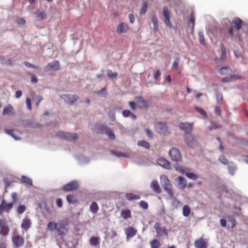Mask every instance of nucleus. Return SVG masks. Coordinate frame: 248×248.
Instances as JSON below:
<instances>
[{"mask_svg": "<svg viewBox=\"0 0 248 248\" xmlns=\"http://www.w3.org/2000/svg\"><path fill=\"white\" fill-rule=\"evenodd\" d=\"M160 183L162 187L169 195H172V185L170 183V181L167 176L165 175H161L160 177Z\"/></svg>", "mask_w": 248, "mask_h": 248, "instance_id": "nucleus-1", "label": "nucleus"}, {"mask_svg": "<svg viewBox=\"0 0 248 248\" xmlns=\"http://www.w3.org/2000/svg\"><path fill=\"white\" fill-rule=\"evenodd\" d=\"M155 129L158 134L163 135H168L170 132L165 122H158L155 124Z\"/></svg>", "mask_w": 248, "mask_h": 248, "instance_id": "nucleus-2", "label": "nucleus"}, {"mask_svg": "<svg viewBox=\"0 0 248 248\" xmlns=\"http://www.w3.org/2000/svg\"><path fill=\"white\" fill-rule=\"evenodd\" d=\"M169 155L171 160L175 162H180L181 160V154L177 148L171 149L169 151Z\"/></svg>", "mask_w": 248, "mask_h": 248, "instance_id": "nucleus-3", "label": "nucleus"}, {"mask_svg": "<svg viewBox=\"0 0 248 248\" xmlns=\"http://www.w3.org/2000/svg\"><path fill=\"white\" fill-rule=\"evenodd\" d=\"M57 136L69 141H75L78 139V136L76 133L71 134L64 131H59L57 133Z\"/></svg>", "mask_w": 248, "mask_h": 248, "instance_id": "nucleus-4", "label": "nucleus"}, {"mask_svg": "<svg viewBox=\"0 0 248 248\" xmlns=\"http://www.w3.org/2000/svg\"><path fill=\"white\" fill-rule=\"evenodd\" d=\"M61 98L69 105H73L78 99V96L74 94H63L61 96Z\"/></svg>", "mask_w": 248, "mask_h": 248, "instance_id": "nucleus-5", "label": "nucleus"}, {"mask_svg": "<svg viewBox=\"0 0 248 248\" xmlns=\"http://www.w3.org/2000/svg\"><path fill=\"white\" fill-rule=\"evenodd\" d=\"M157 236L167 235L168 231L164 227H161L160 223L156 222L154 224Z\"/></svg>", "mask_w": 248, "mask_h": 248, "instance_id": "nucleus-6", "label": "nucleus"}, {"mask_svg": "<svg viewBox=\"0 0 248 248\" xmlns=\"http://www.w3.org/2000/svg\"><path fill=\"white\" fill-rule=\"evenodd\" d=\"M56 230L59 235L62 238L67 232L68 229L65 227V225L61 222H58Z\"/></svg>", "mask_w": 248, "mask_h": 248, "instance_id": "nucleus-7", "label": "nucleus"}, {"mask_svg": "<svg viewBox=\"0 0 248 248\" xmlns=\"http://www.w3.org/2000/svg\"><path fill=\"white\" fill-rule=\"evenodd\" d=\"M170 12L167 6L163 8V16L164 18V22L167 26L171 27V23L170 20Z\"/></svg>", "mask_w": 248, "mask_h": 248, "instance_id": "nucleus-8", "label": "nucleus"}, {"mask_svg": "<svg viewBox=\"0 0 248 248\" xmlns=\"http://www.w3.org/2000/svg\"><path fill=\"white\" fill-rule=\"evenodd\" d=\"M31 225V220L28 217H26L22 220L21 228L23 231H28Z\"/></svg>", "mask_w": 248, "mask_h": 248, "instance_id": "nucleus-9", "label": "nucleus"}, {"mask_svg": "<svg viewBox=\"0 0 248 248\" xmlns=\"http://www.w3.org/2000/svg\"><path fill=\"white\" fill-rule=\"evenodd\" d=\"M78 182L77 181H73L63 186V189L65 191H69L71 190H76L78 189Z\"/></svg>", "mask_w": 248, "mask_h": 248, "instance_id": "nucleus-10", "label": "nucleus"}, {"mask_svg": "<svg viewBox=\"0 0 248 248\" xmlns=\"http://www.w3.org/2000/svg\"><path fill=\"white\" fill-rule=\"evenodd\" d=\"M185 142L189 147L193 148L198 145V142L191 135H187L185 137Z\"/></svg>", "mask_w": 248, "mask_h": 248, "instance_id": "nucleus-11", "label": "nucleus"}, {"mask_svg": "<svg viewBox=\"0 0 248 248\" xmlns=\"http://www.w3.org/2000/svg\"><path fill=\"white\" fill-rule=\"evenodd\" d=\"M175 180L178 188L184 189L186 187V181L184 177L179 176L175 178Z\"/></svg>", "mask_w": 248, "mask_h": 248, "instance_id": "nucleus-12", "label": "nucleus"}, {"mask_svg": "<svg viewBox=\"0 0 248 248\" xmlns=\"http://www.w3.org/2000/svg\"><path fill=\"white\" fill-rule=\"evenodd\" d=\"M232 24H234L236 27L237 32L235 34L236 36L239 37L238 31L242 27V20L239 17H235L232 21Z\"/></svg>", "mask_w": 248, "mask_h": 248, "instance_id": "nucleus-13", "label": "nucleus"}, {"mask_svg": "<svg viewBox=\"0 0 248 248\" xmlns=\"http://www.w3.org/2000/svg\"><path fill=\"white\" fill-rule=\"evenodd\" d=\"M15 113V109L11 104L5 106L2 111L3 115H13Z\"/></svg>", "mask_w": 248, "mask_h": 248, "instance_id": "nucleus-14", "label": "nucleus"}, {"mask_svg": "<svg viewBox=\"0 0 248 248\" xmlns=\"http://www.w3.org/2000/svg\"><path fill=\"white\" fill-rule=\"evenodd\" d=\"M157 163L158 165L166 169L170 170L171 168L170 163L165 158H160L157 159Z\"/></svg>", "mask_w": 248, "mask_h": 248, "instance_id": "nucleus-15", "label": "nucleus"}, {"mask_svg": "<svg viewBox=\"0 0 248 248\" xmlns=\"http://www.w3.org/2000/svg\"><path fill=\"white\" fill-rule=\"evenodd\" d=\"M222 23L223 25H225L226 27L228 26H229V33L230 36H233L234 35V31H233V27H232V26H230V24H232V22L230 21V20L227 18H225L223 19L222 21Z\"/></svg>", "mask_w": 248, "mask_h": 248, "instance_id": "nucleus-16", "label": "nucleus"}, {"mask_svg": "<svg viewBox=\"0 0 248 248\" xmlns=\"http://www.w3.org/2000/svg\"><path fill=\"white\" fill-rule=\"evenodd\" d=\"M60 64L58 61H55L49 63L46 66L47 70L50 71H57L59 69Z\"/></svg>", "mask_w": 248, "mask_h": 248, "instance_id": "nucleus-17", "label": "nucleus"}, {"mask_svg": "<svg viewBox=\"0 0 248 248\" xmlns=\"http://www.w3.org/2000/svg\"><path fill=\"white\" fill-rule=\"evenodd\" d=\"M13 242L14 245L16 247H19L21 246L24 243V239L21 236L17 235L15 236L12 238Z\"/></svg>", "mask_w": 248, "mask_h": 248, "instance_id": "nucleus-18", "label": "nucleus"}, {"mask_svg": "<svg viewBox=\"0 0 248 248\" xmlns=\"http://www.w3.org/2000/svg\"><path fill=\"white\" fill-rule=\"evenodd\" d=\"M150 187L153 191L156 193L159 194L161 192L160 186L157 181L156 180H153L151 182L150 184Z\"/></svg>", "mask_w": 248, "mask_h": 248, "instance_id": "nucleus-19", "label": "nucleus"}, {"mask_svg": "<svg viewBox=\"0 0 248 248\" xmlns=\"http://www.w3.org/2000/svg\"><path fill=\"white\" fill-rule=\"evenodd\" d=\"M193 123H182L180 126V128L183 129L186 133H190L192 129Z\"/></svg>", "mask_w": 248, "mask_h": 248, "instance_id": "nucleus-20", "label": "nucleus"}, {"mask_svg": "<svg viewBox=\"0 0 248 248\" xmlns=\"http://www.w3.org/2000/svg\"><path fill=\"white\" fill-rule=\"evenodd\" d=\"M112 155H115L117 157H129V154L127 152H121L119 151H113L111 154Z\"/></svg>", "mask_w": 248, "mask_h": 248, "instance_id": "nucleus-21", "label": "nucleus"}, {"mask_svg": "<svg viewBox=\"0 0 248 248\" xmlns=\"http://www.w3.org/2000/svg\"><path fill=\"white\" fill-rule=\"evenodd\" d=\"M205 241L201 238L195 241V246L196 248H204L206 247Z\"/></svg>", "mask_w": 248, "mask_h": 248, "instance_id": "nucleus-22", "label": "nucleus"}, {"mask_svg": "<svg viewBox=\"0 0 248 248\" xmlns=\"http://www.w3.org/2000/svg\"><path fill=\"white\" fill-rule=\"evenodd\" d=\"M31 96L33 101L36 103V105L38 106L41 101L43 100V97L41 95H36L34 93H31Z\"/></svg>", "mask_w": 248, "mask_h": 248, "instance_id": "nucleus-23", "label": "nucleus"}, {"mask_svg": "<svg viewBox=\"0 0 248 248\" xmlns=\"http://www.w3.org/2000/svg\"><path fill=\"white\" fill-rule=\"evenodd\" d=\"M128 30V26L124 23H120L117 27V31L119 33L125 32Z\"/></svg>", "mask_w": 248, "mask_h": 248, "instance_id": "nucleus-24", "label": "nucleus"}, {"mask_svg": "<svg viewBox=\"0 0 248 248\" xmlns=\"http://www.w3.org/2000/svg\"><path fill=\"white\" fill-rule=\"evenodd\" d=\"M125 198L128 201H132L140 199V196L132 193H127L125 194Z\"/></svg>", "mask_w": 248, "mask_h": 248, "instance_id": "nucleus-25", "label": "nucleus"}, {"mask_svg": "<svg viewBox=\"0 0 248 248\" xmlns=\"http://www.w3.org/2000/svg\"><path fill=\"white\" fill-rule=\"evenodd\" d=\"M125 233L128 237H132L137 233V230L133 227H129L125 231Z\"/></svg>", "mask_w": 248, "mask_h": 248, "instance_id": "nucleus-26", "label": "nucleus"}, {"mask_svg": "<svg viewBox=\"0 0 248 248\" xmlns=\"http://www.w3.org/2000/svg\"><path fill=\"white\" fill-rule=\"evenodd\" d=\"M98 209L99 207L97 203L95 202H92L90 206L91 212L93 214H95L98 212Z\"/></svg>", "mask_w": 248, "mask_h": 248, "instance_id": "nucleus-27", "label": "nucleus"}, {"mask_svg": "<svg viewBox=\"0 0 248 248\" xmlns=\"http://www.w3.org/2000/svg\"><path fill=\"white\" fill-rule=\"evenodd\" d=\"M175 169L177 171L180 172V173L186 174V171L188 170L189 168L183 167L179 165H176L175 166Z\"/></svg>", "mask_w": 248, "mask_h": 248, "instance_id": "nucleus-28", "label": "nucleus"}, {"mask_svg": "<svg viewBox=\"0 0 248 248\" xmlns=\"http://www.w3.org/2000/svg\"><path fill=\"white\" fill-rule=\"evenodd\" d=\"M191 212V209L187 205H185L183 207V215L185 217H188Z\"/></svg>", "mask_w": 248, "mask_h": 248, "instance_id": "nucleus-29", "label": "nucleus"}, {"mask_svg": "<svg viewBox=\"0 0 248 248\" xmlns=\"http://www.w3.org/2000/svg\"><path fill=\"white\" fill-rule=\"evenodd\" d=\"M121 216L124 219H127L131 217V212L129 209H125L122 211Z\"/></svg>", "mask_w": 248, "mask_h": 248, "instance_id": "nucleus-30", "label": "nucleus"}, {"mask_svg": "<svg viewBox=\"0 0 248 248\" xmlns=\"http://www.w3.org/2000/svg\"><path fill=\"white\" fill-rule=\"evenodd\" d=\"M77 159L81 163H88L90 162V159L82 155H79L77 157Z\"/></svg>", "mask_w": 248, "mask_h": 248, "instance_id": "nucleus-31", "label": "nucleus"}, {"mask_svg": "<svg viewBox=\"0 0 248 248\" xmlns=\"http://www.w3.org/2000/svg\"><path fill=\"white\" fill-rule=\"evenodd\" d=\"M57 225V223L56 222L51 221L47 224V229L50 232H53V231L56 230Z\"/></svg>", "mask_w": 248, "mask_h": 248, "instance_id": "nucleus-32", "label": "nucleus"}, {"mask_svg": "<svg viewBox=\"0 0 248 248\" xmlns=\"http://www.w3.org/2000/svg\"><path fill=\"white\" fill-rule=\"evenodd\" d=\"M232 71L230 67H223L220 69V73L221 75H225L230 74Z\"/></svg>", "mask_w": 248, "mask_h": 248, "instance_id": "nucleus-33", "label": "nucleus"}, {"mask_svg": "<svg viewBox=\"0 0 248 248\" xmlns=\"http://www.w3.org/2000/svg\"><path fill=\"white\" fill-rule=\"evenodd\" d=\"M99 238L95 236L92 237L90 240V244L93 246H96L99 243Z\"/></svg>", "mask_w": 248, "mask_h": 248, "instance_id": "nucleus-34", "label": "nucleus"}, {"mask_svg": "<svg viewBox=\"0 0 248 248\" xmlns=\"http://www.w3.org/2000/svg\"><path fill=\"white\" fill-rule=\"evenodd\" d=\"M186 175L189 179L192 180H196L198 176L193 172H190V169H188V170H187L186 173Z\"/></svg>", "mask_w": 248, "mask_h": 248, "instance_id": "nucleus-35", "label": "nucleus"}, {"mask_svg": "<svg viewBox=\"0 0 248 248\" xmlns=\"http://www.w3.org/2000/svg\"><path fill=\"white\" fill-rule=\"evenodd\" d=\"M26 209V207L24 205L20 204L16 208V211L18 214H22Z\"/></svg>", "mask_w": 248, "mask_h": 248, "instance_id": "nucleus-36", "label": "nucleus"}, {"mask_svg": "<svg viewBox=\"0 0 248 248\" xmlns=\"http://www.w3.org/2000/svg\"><path fill=\"white\" fill-rule=\"evenodd\" d=\"M139 146L144 147L145 149H149L150 145L148 142L145 140H140L138 142Z\"/></svg>", "mask_w": 248, "mask_h": 248, "instance_id": "nucleus-37", "label": "nucleus"}, {"mask_svg": "<svg viewBox=\"0 0 248 248\" xmlns=\"http://www.w3.org/2000/svg\"><path fill=\"white\" fill-rule=\"evenodd\" d=\"M4 131L6 134L13 137L16 140H18L21 139L20 138L15 135L14 131L12 130L5 129Z\"/></svg>", "mask_w": 248, "mask_h": 248, "instance_id": "nucleus-38", "label": "nucleus"}, {"mask_svg": "<svg viewBox=\"0 0 248 248\" xmlns=\"http://www.w3.org/2000/svg\"><path fill=\"white\" fill-rule=\"evenodd\" d=\"M151 21L154 24V30H156L158 28V21L155 16H153L151 17Z\"/></svg>", "mask_w": 248, "mask_h": 248, "instance_id": "nucleus-39", "label": "nucleus"}, {"mask_svg": "<svg viewBox=\"0 0 248 248\" xmlns=\"http://www.w3.org/2000/svg\"><path fill=\"white\" fill-rule=\"evenodd\" d=\"M21 181H22V182L28 185H32V184L31 179L28 177L27 176L24 175L21 176Z\"/></svg>", "mask_w": 248, "mask_h": 248, "instance_id": "nucleus-40", "label": "nucleus"}, {"mask_svg": "<svg viewBox=\"0 0 248 248\" xmlns=\"http://www.w3.org/2000/svg\"><path fill=\"white\" fill-rule=\"evenodd\" d=\"M150 245L152 248H158L160 246V242L157 239H154L150 242Z\"/></svg>", "mask_w": 248, "mask_h": 248, "instance_id": "nucleus-41", "label": "nucleus"}, {"mask_svg": "<svg viewBox=\"0 0 248 248\" xmlns=\"http://www.w3.org/2000/svg\"><path fill=\"white\" fill-rule=\"evenodd\" d=\"M198 36L201 44L204 45L205 44V39L203 31H199L198 32Z\"/></svg>", "mask_w": 248, "mask_h": 248, "instance_id": "nucleus-42", "label": "nucleus"}, {"mask_svg": "<svg viewBox=\"0 0 248 248\" xmlns=\"http://www.w3.org/2000/svg\"><path fill=\"white\" fill-rule=\"evenodd\" d=\"M236 169V167L234 165H229L228 166L229 172L232 175H233L234 174Z\"/></svg>", "mask_w": 248, "mask_h": 248, "instance_id": "nucleus-43", "label": "nucleus"}, {"mask_svg": "<svg viewBox=\"0 0 248 248\" xmlns=\"http://www.w3.org/2000/svg\"><path fill=\"white\" fill-rule=\"evenodd\" d=\"M110 129V128L107 126H102L100 128V130L102 134L107 135L108 133V131H109Z\"/></svg>", "mask_w": 248, "mask_h": 248, "instance_id": "nucleus-44", "label": "nucleus"}, {"mask_svg": "<svg viewBox=\"0 0 248 248\" xmlns=\"http://www.w3.org/2000/svg\"><path fill=\"white\" fill-rule=\"evenodd\" d=\"M6 207L7 203L5 202V200H3L0 205V214H1L3 212V211Z\"/></svg>", "mask_w": 248, "mask_h": 248, "instance_id": "nucleus-45", "label": "nucleus"}, {"mask_svg": "<svg viewBox=\"0 0 248 248\" xmlns=\"http://www.w3.org/2000/svg\"><path fill=\"white\" fill-rule=\"evenodd\" d=\"M1 230L0 231V234L3 235H6L9 232V229L7 227H4L3 228H1Z\"/></svg>", "mask_w": 248, "mask_h": 248, "instance_id": "nucleus-46", "label": "nucleus"}, {"mask_svg": "<svg viewBox=\"0 0 248 248\" xmlns=\"http://www.w3.org/2000/svg\"><path fill=\"white\" fill-rule=\"evenodd\" d=\"M147 7H148L147 3V2L144 3L142 6L141 9V11L140 12V15H144L145 14V13H146L147 10Z\"/></svg>", "mask_w": 248, "mask_h": 248, "instance_id": "nucleus-47", "label": "nucleus"}, {"mask_svg": "<svg viewBox=\"0 0 248 248\" xmlns=\"http://www.w3.org/2000/svg\"><path fill=\"white\" fill-rule=\"evenodd\" d=\"M108 76L111 78H115L118 76V73L116 72H112V71L109 70L108 73Z\"/></svg>", "mask_w": 248, "mask_h": 248, "instance_id": "nucleus-48", "label": "nucleus"}, {"mask_svg": "<svg viewBox=\"0 0 248 248\" xmlns=\"http://www.w3.org/2000/svg\"><path fill=\"white\" fill-rule=\"evenodd\" d=\"M219 160L221 163L223 164H227L228 163V160L226 159L225 156L223 155H222L219 156Z\"/></svg>", "mask_w": 248, "mask_h": 248, "instance_id": "nucleus-49", "label": "nucleus"}, {"mask_svg": "<svg viewBox=\"0 0 248 248\" xmlns=\"http://www.w3.org/2000/svg\"><path fill=\"white\" fill-rule=\"evenodd\" d=\"M67 202L70 203H74V196L72 195H68L66 197Z\"/></svg>", "mask_w": 248, "mask_h": 248, "instance_id": "nucleus-50", "label": "nucleus"}, {"mask_svg": "<svg viewBox=\"0 0 248 248\" xmlns=\"http://www.w3.org/2000/svg\"><path fill=\"white\" fill-rule=\"evenodd\" d=\"M233 80V77H226L222 78V81L224 82H230Z\"/></svg>", "mask_w": 248, "mask_h": 248, "instance_id": "nucleus-51", "label": "nucleus"}, {"mask_svg": "<svg viewBox=\"0 0 248 248\" xmlns=\"http://www.w3.org/2000/svg\"><path fill=\"white\" fill-rule=\"evenodd\" d=\"M140 204V206L144 209H147L148 207V203L144 201H141Z\"/></svg>", "mask_w": 248, "mask_h": 248, "instance_id": "nucleus-52", "label": "nucleus"}, {"mask_svg": "<svg viewBox=\"0 0 248 248\" xmlns=\"http://www.w3.org/2000/svg\"><path fill=\"white\" fill-rule=\"evenodd\" d=\"M146 134L147 136L151 139H153L154 136L153 132L149 129H146Z\"/></svg>", "mask_w": 248, "mask_h": 248, "instance_id": "nucleus-53", "label": "nucleus"}, {"mask_svg": "<svg viewBox=\"0 0 248 248\" xmlns=\"http://www.w3.org/2000/svg\"><path fill=\"white\" fill-rule=\"evenodd\" d=\"M107 135L108 137L111 140H114L115 139V135H114V133L112 131L111 129H110L109 131L107 134Z\"/></svg>", "mask_w": 248, "mask_h": 248, "instance_id": "nucleus-54", "label": "nucleus"}, {"mask_svg": "<svg viewBox=\"0 0 248 248\" xmlns=\"http://www.w3.org/2000/svg\"><path fill=\"white\" fill-rule=\"evenodd\" d=\"M122 114L124 117H128L130 115V111L128 109L124 110L122 111Z\"/></svg>", "mask_w": 248, "mask_h": 248, "instance_id": "nucleus-55", "label": "nucleus"}, {"mask_svg": "<svg viewBox=\"0 0 248 248\" xmlns=\"http://www.w3.org/2000/svg\"><path fill=\"white\" fill-rule=\"evenodd\" d=\"M179 60H175L172 64V69L174 70H177L179 66Z\"/></svg>", "mask_w": 248, "mask_h": 248, "instance_id": "nucleus-56", "label": "nucleus"}, {"mask_svg": "<svg viewBox=\"0 0 248 248\" xmlns=\"http://www.w3.org/2000/svg\"><path fill=\"white\" fill-rule=\"evenodd\" d=\"M26 104H27V108L29 110H31L32 108V107H31V100L30 98H27L26 99Z\"/></svg>", "mask_w": 248, "mask_h": 248, "instance_id": "nucleus-57", "label": "nucleus"}, {"mask_svg": "<svg viewBox=\"0 0 248 248\" xmlns=\"http://www.w3.org/2000/svg\"><path fill=\"white\" fill-rule=\"evenodd\" d=\"M0 248H6V244L3 239H0Z\"/></svg>", "mask_w": 248, "mask_h": 248, "instance_id": "nucleus-58", "label": "nucleus"}, {"mask_svg": "<svg viewBox=\"0 0 248 248\" xmlns=\"http://www.w3.org/2000/svg\"><path fill=\"white\" fill-rule=\"evenodd\" d=\"M56 204L59 208H61L62 206V202L61 198H58L56 200Z\"/></svg>", "mask_w": 248, "mask_h": 248, "instance_id": "nucleus-59", "label": "nucleus"}, {"mask_svg": "<svg viewBox=\"0 0 248 248\" xmlns=\"http://www.w3.org/2000/svg\"><path fill=\"white\" fill-rule=\"evenodd\" d=\"M128 18L131 23H133L135 21V16L133 14H129L128 15Z\"/></svg>", "mask_w": 248, "mask_h": 248, "instance_id": "nucleus-60", "label": "nucleus"}, {"mask_svg": "<svg viewBox=\"0 0 248 248\" xmlns=\"http://www.w3.org/2000/svg\"><path fill=\"white\" fill-rule=\"evenodd\" d=\"M38 17L39 18H40L41 19H45L46 17V14L45 12H40L38 15Z\"/></svg>", "mask_w": 248, "mask_h": 248, "instance_id": "nucleus-61", "label": "nucleus"}, {"mask_svg": "<svg viewBox=\"0 0 248 248\" xmlns=\"http://www.w3.org/2000/svg\"><path fill=\"white\" fill-rule=\"evenodd\" d=\"M197 110L199 113H200L203 116H205L207 115L206 112L202 108H197Z\"/></svg>", "mask_w": 248, "mask_h": 248, "instance_id": "nucleus-62", "label": "nucleus"}, {"mask_svg": "<svg viewBox=\"0 0 248 248\" xmlns=\"http://www.w3.org/2000/svg\"><path fill=\"white\" fill-rule=\"evenodd\" d=\"M161 73L159 70H157L154 75V78L155 79L157 80L160 76Z\"/></svg>", "mask_w": 248, "mask_h": 248, "instance_id": "nucleus-63", "label": "nucleus"}, {"mask_svg": "<svg viewBox=\"0 0 248 248\" xmlns=\"http://www.w3.org/2000/svg\"><path fill=\"white\" fill-rule=\"evenodd\" d=\"M216 96L217 99V102L218 103H219L222 100V95L220 93H217Z\"/></svg>", "mask_w": 248, "mask_h": 248, "instance_id": "nucleus-64", "label": "nucleus"}]
</instances>
